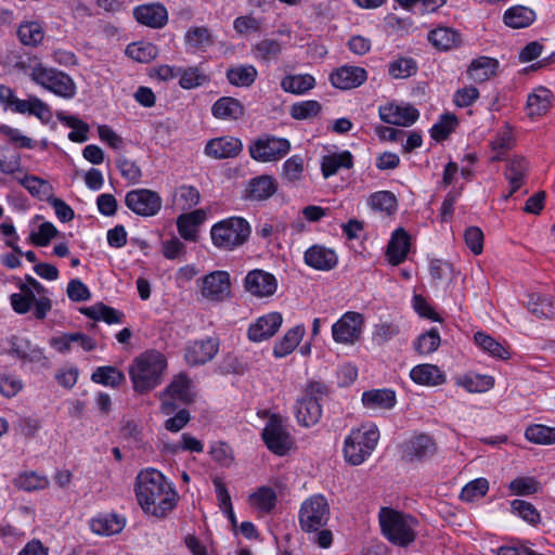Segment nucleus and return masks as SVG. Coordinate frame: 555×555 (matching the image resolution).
<instances>
[{
	"label": "nucleus",
	"instance_id": "1",
	"mask_svg": "<svg viewBox=\"0 0 555 555\" xmlns=\"http://www.w3.org/2000/svg\"><path fill=\"white\" fill-rule=\"evenodd\" d=\"M134 491L142 509L157 518L166 517L177 504L176 490L165 476L154 468L138 474Z\"/></svg>",
	"mask_w": 555,
	"mask_h": 555
},
{
	"label": "nucleus",
	"instance_id": "2",
	"mask_svg": "<svg viewBox=\"0 0 555 555\" xmlns=\"http://www.w3.org/2000/svg\"><path fill=\"white\" fill-rule=\"evenodd\" d=\"M168 363L166 357L155 349L139 354L129 366V376L138 393H146L163 383Z\"/></svg>",
	"mask_w": 555,
	"mask_h": 555
},
{
	"label": "nucleus",
	"instance_id": "3",
	"mask_svg": "<svg viewBox=\"0 0 555 555\" xmlns=\"http://www.w3.org/2000/svg\"><path fill=\"white\" fill-rule=\"evenodd\" d=\"M378 440L379 430L374 424L352 429L344 441L345 460L354 466L362 464L375 450Z\"/></svg>",
	"mask_w": 555,
	"mask_h": 555
},
{
	"label": "nucleus",
	"instance_id": "4",
	"mask_svg": "<svg viewBox=\"0 0 555 555\" xmlns=\"http://www.w3.org/2000/svg\"><path fill=\"white\" fill-rule=\"evenodd\" d=\"M416 519L389 507H383L379 512V524L383 534L393 544L408 546L415 538L414 527Z\"/></svg>",
	"mask_w": 555,
	"mask_h": 555
},
{
	"label": "nucleus",
	"instance_id": "5",
	"mask_svg": "<svg viewBox=\"0 0 555 555\" xmlns=\"http://www.w3.org/2000/svg\"><path fill=\"white\" fill-rule=\"evenodd\" d=\"M327 396L326 385L320 382L309 383L295 405L297 422L305 427L315 425L322 416V404Z\"/></svg>",
	"mask_w": 555,
	"mask_h": 555
},
{
	"label": "nucleus",
	"instance_id": "6",
	"mask_svg": "<svg viewBox=\"0 0 555 555\" xmlns=\"http://www.w3.org/2000/svg\"><path fill=\"white\" fill-rule=\"evenodd\" d=\"M250 232V225L244 218L231 217L214 224L210 236L216 247L233 250L247 242Z\"/></svg>",
	"mask_w": 555,
	"mask_h": 555
},
{
	"label": "nucleus",
	"instance_id": "7",
	"mask_svg": "<svg viewBox=\"0 0 555 555\" xmlns=\"http://www.w3.org/2000/svg\"><path fill=\"white\" fill-rule=\"evenodd\" d=\"M0 104L4 109L13 113L36 116L42 124H48L52 118L50 106L41 99L29 95L27 100H21L10 87L4 85H0Z\"/></svg>",
	"mask_w": 555,
	"mask_h": 555
},
{
	"label": "nucleus",
	"instance_id": "8",
	"mask_svg": "<svg viewBox=\"0 0 555 555\" xmlns=\"http://www.w3.org/2000/svg\"><path fill=\"white\" fill-rule=\"evenodd\" d=\"M331 515L330 504L322 494L306 499L299 509V525L305 532H317L323 528Z\"/></svg>",
	"mask_w": 555,
	"mask_h": 555
},
{
	"label": "nucleus",
	"instance_id": "9",
	"mask_svg": "<svg viewBox=\"0 0 555 555\" xmlns=\"http://www.w3.org/2000/svg\"><path fill=\"white\" fill-rule=\"evenodd\" d=\"M291 151V142L285 138L262 134L248 146L250 157L260 163L276 162Z\"/></svg>",
	"mask_w": 555,
	"mask_h": 555
},
{
	"label": "nucleus",
	"instance_id": "10",
	"mask_svg": "<svg viewBox=\"0 0 555 555\" xmlns=\"http://www.w3.org/2000/svg\"><path fill=\"white\" fill-rule=\"evenodd\" d=\"M192 383L186 374L180 373L171 379L167 387L160 392V411L165 415H170L177 410L176 400L190 404L194 401V393L191 389Z\"/></svg>",
	"mask_w": 555,
	"mask_h": 555
},
{
	"label": "nucleus",
	"instance_id": "11",
	"mask_svg": "<svg viewBox=\"0 0 555 555\" xmlns=\"http://www.w3.org/2000/svg\"><path fill=\"white\" fill-rule=\"evenodd\" d=\"M261 437L267 448L276 455H285L293 446V440L283 424L281 416L273 414L270 416Z\"/></svg>",
	"mask_w": 555,
	"mask_h": 555
},
{
	"label": "nucleus",
	"instance_id": "12",
	"mask_svg": "<svg viewBox=\"0 0 555 555\" xmlns=\"http://www.w3.org/2000/svg\"><path fill=\"white\" fill-rule=\"evenodd\" d=\"M36 83L64 99H72L76 94V85L72 77L52 67L44 66L37 74Z\"/></svg>",
	"mask_w": 555,
	"mask_h": 555
},
{
	"label": "nucleus",
	"instance_id": "13",
	"mask_svg": "<svg viewBox=\"0 0 555 555\" xmlns=\"http://www.w3.org/2000/svg\"><path fill=\"white\" fill-rule=\"evenodd\" d=\"M202 296L215 302L223 301L231 297V279L227 271H212L201 279Z\"/></svg>",
	"mask_w": 555,
	"mask_h": 555
},
{
	"label": "nucleus",
	"instance_id": "14",
	"mask_svg": "<svg viewBox=\"0 0 555 555\" xmlns=\"http://www.w3.org/2000/svg\"><path fill=\"white\" fill-rule=\"evenodd\" d=\"M126 206L143 217L155 216L162 208V197L149 189L131 190L125 197Z\"/></svg>",
	"mask_w": 555,
	"mask_h": 555
},
{
	"label": "nucleus",
	"instance_id": "15",
	"mask_svg": "<svg viewBox=\"0 0 555 555\" xmlns=\"http://www.w3.org/2000/svg\"><path fill=\"white\" fill-rule=\"evenodd\" d=\"M363 315L359 312L348 311L333 324L332 336L336 343L352 345L360 339Z\"/></svg>",
	"mask_w": 555,
	"mask_h": 555
},
{
	"label": "nucleus",
	"instance_id": "16",
	"mask_svg": "<svg viewBox=\"0 0 555 555\" xmlns=\"http://www.w3.org/2000/svg\"><path fill=\"white\" fill-rule=\"evenodd\" d=\"M246 292L258 298L270 297L278 289L276 278L264 270L255 269L249 271L244 279Z\"/></svg>",
	"mask_w": 555,
	"mask_h": 555
},
{
	"label": "nucleus",
	"instance_id": "17",
	"mask_svg": "<svg viewBox=\"0 0 555 555\" xmlns=\"http://www.w3.org/2000/svg\"><path fill=\"white\" fill-rule=\"evenodd\" d=\"M378 113L384 122L401 127H409L413 125L420 116V112L410 104L397 105L388 103L380 106Z\"/></svg>",
	"mask_w": 555,
	"mask_h": 555
},
{
	"label": "nucleus",
	"instance_id": "18",
	"mask_svg": "<svg viewBox=\"0 0 555 555\" xmlns=\"http://www.w3.org/2000/svg\"><path fill=\"white\" fill-rule=\"evenodd\" d=\"M242 151V141L231 135L211 139L205 146V154L215 159L234 158Z\"/></svg>",
	"mask_w": 555,
	"mask_h": 555
},
{
	"label": "nucleus",
	"instance_id": "19",
	"mask_svg": "<svg viewBox=\"0 0 555 555\" xmlns=\"http://www.w3.org/2000/svg\"><path fill=\"white\" fill-rule=\"evenodd\" d=\"M436 443L425 434L412 437L403 447L402 459L406 462L423 461L436 453Z\"/></svg>",
	"mask_w": 555,
	"mask_h": 555
},
{
	"label": "nucleus",
	"instance_id": "20",
	"mask_svg": "<svg viewBox=\"0 0 555 555\" xmlns=\"http://www.w3.org/2000/svg\"><path fill=\"white\" fill-rule=\"evenodd\" d=\"M367 78V73L359 66H341L331 74L330 80L335 88L349 90L361 86Z\"/></svg>",
	"mask_w": 555,
	"mask_h": 555
},
{
	"label": "nucleus",
	"instance_id": "21",
	"mask_svg": "<svg viewBox=\"0 0 555 555\" xmlns=\"http://www.w3.org/2000/svg\"><path fill=\"white\" fill-rule=\"evenodd\" d=\"M283 318L279 312H271L260 317L248 328V338L253 341H262L271 338L281 327Z\"/></svg>",
	"mask_w": 555,
	"mask_h": 555
},
{
	"label": "nucleus",
	"instance_id": "22",
	"mask_svg": "<svg viewBox=\"0 0 555 555\" xmlns=\"http://www.w3.org/2000/svg\"><path fill=\"white\" fill-rule=\"evenodd\" d=\"M304 260L310 268L330 271L337 264V255L332 248L315 244L305 251Z\"/></svg>",
	"mask_w": 555,
	"mask_h": 555
},
{
	"label": "nucleus",
	"instance_id": "23",
	"mask_svg": "<svg viewBox=\"0 0 555 555\" xmlns=\"http://www.w3.org/2000/svg\"><path fill=\"white\" fill-rule=\"evenodd\" d=\"M218 341L214 338L194 341L185 350V360L191 365H201L210 361L218 352Z\"/></svg>",
	"mask_w": 555,
	"mask_h": 555
},
{
	"label": "nucleus",
	"instance_id": "24",
	"mask_svg": "<svg viewBox=\"0 0 555 555\" xmlns=\"http://www.w3.org/2000/svg\"><path fill=\"white\" fill-rule=\"evenodd\" d=\"M135 20L151 28H162L168 21V13L164 5L158 3L139 5L133 10Z\"/></svg>",
	"mask_w": 555,
	"mask_h": 555
},
{
	"label": "nucleus",
	"instance_id": "25",
	"mask_svg": "<svg viewBox=\"0 0 555 555\" xmlns=\"http://www.w3.org/2000/svg\"><path fill=\"white\" fill-rule=\"evenodd\" d=\"M410 250V235L408 232L399 228L397 229L388 243L387 257L392 266H398L403 262Z\"/></svg>",
	"mask_w": 555,
	"mask_h": 555
},
{
	"label": "nucleus",
	"instance_id": "26",
	"mask_svg": "<svg viewBox=\"0 0 555 555\" xmlns=\"http://www.w3.org/2000/svg\"><path fill=\"white\" fill-rule=\"evenodd\" d=\"M9 353L24 361L40 362L46 360L42 350L25 337L12 336Z\"/></svg>",
	"mask_w": 555,
	"mask_h": 555
},
{
	"label": "nucleus",
	"instance_id": "27",
	"mask_svg": "<svg viewBox=\"0 0 555 555\" xmlns=\"http://www.w3.org/2000/svg\"><path fill=\"white\" fill-rule=\"evenodd\" d=\"M427 39L439 51H449L462 43L461 34L450 27H438L430 30Z\"/></svg>",
	"mask_w": 555,
	"mask_h": 555
},
{
	"label": "nucleus",
	"instance_id": "28",
	"mask_svg": "<svg viewBox=\"0 0 555 555\" xmlns=\"http://www.w3.org/2000/svg\"><path fill=\"white\" fill-rule=\"evenodd\" d=\"M353 167V156L349 151L333 153L322 157L321 171L325 179L336 175L340 168Z\"/></svg>",
	"mask_w": 555,
	"mask_h": 555
},
{
	"label": "nucleus",
	"instance_id": "29",
	"mask_svg": "<svg viewBox=\"0 0 555 555\" xmlns=\"http://www.w3.org/2000/svg\"><path fill=\"white\" fill-rule=\"evenodd\" d=\"M553 94L544 88L539 87L528 95L526 108L529 117L542 116L548 112L552 106Z\"/></svg>",
	"mask_w": 555,
	"mask_h": 555
},
{
	"label": "nucleus",
	"instance_id": "30",
	"mask_svg": "<svg viewBox=\"0 0 555 555\" xmlns=\"http://www.w3.org/2000/svg\"><path fill=\"white\" fill-rule=\"evenodd\" d=\"M211 113L218 119L236 120L244 115V106L234 98L223 96L215 102Z\"/></svg>",
	"mask_w": 555,
	"mask_h": 555
},
{
	"label": "nucleus",
	"instance_id": "31",
	"mask_svg": "<svg viewBox=\"0 0 555 555\" xmlns=\"http://www.w3.org/2000/svg\"><path fill=\"white\" fill-rule=\"evenodd\" d=\"M362 403L372 410H389L396 404V393L390 389H373L362 393Z\"/></svg>",
	"mask_w": 555,
	"mask_h": 555
},
{
	"label": "nucleus",
	"instance_id": "32",
	"mask_svg": "<svg viewBox=\"0 0 555 555\" xmlns=\"http://www.w3.org/2000/svg\"><path fill=\"white\" fill-rule=\"evenodd\" d=\"M527 308L537 318H555V298L552 296L531 293L528 295Z\"/></svg>",
	"mask_w": 555,
	"mask_h": 555
},
{
	"label": "nucleus",
	"instance_id": "33",
	"mask_svg": "<svg viewBox=\"0 0 555 555\" xmlns=\"http://www.w3.org/2000/svg\"><path fill=\"white\" fill-rule=\"evenodd\" d=\"M90 527L99 535H113L124 529L125 519L116 514L99 515L91 520Z\"/></svg>",
	"mask_w": 555,
	"mask_h": 555
},
{
	"label": "nucleus",
	"instance_id": "34",
	"mask_svg": "<svg viewBox=\"0 0 555 555\" xmlns=\"http://www.w3.org/2000/svg\"><path fill=\"white\" fill-rule=\"evenodd\" d=\"M413 382L420 385L437 386L444 383L446 377L437 365L418 364L410 372Z\"/></svg>",
	"mask_w": 555,
	"mask_h": 555
},
{
	"label": "nucleus",
	"instance_id": "35",
	"mask_svg": "<svg viewBox=\"0 0 555 555\" xmlns=\"http://www.w3.org/2000/svg\"><path fill=\"white\" fill-rule=\"evenodd\" d=\"M499 62L489 56H479L473 60L467 74L476 82H483L495 75Z\"/></svg>",
	"mask_w": 555,
	"mask_h": 555
},
{
	"label": "nucleus",
	"instance_id": "36",
	"mask_svg": "<svg viewBox=\"0 0 555 555\" xmlns=\"http://www.w3.org/2000/svg\"><path fill=\"white\" fill-rule=\"evenodd\" d=\"M503 21L511 28H525L535 21V12L524 5H515L504 12Z\"/></svg>",
	"mask_w": 555,
	"mask_h": 555
},
{
	"label": "nucleus",
	"instance_id": "37",
	"mask_svg": "<svg viewBox=\"0 0 555 555\" xmlns=\"http://www.w3.org/2000/svg\"><path fill=\"white\" fill-rule=\"evenodd\" d=\"M276 190V180L271 176L262 175L249 181L248 196L251 199L264 201L271 197Z\"/></svg>",
	"mask_w": 555,
	"mask_h": 555
},
{
	"label": "nucleus",
	"instance_id": "38",
	"mask_svg": "<svg viewBox=\"0 0 555 555\" xmlns=\"http://www.w3.org/2000/svg\"><path fill=\"white\" fill-rule=\"evenodd\" d=\"M528 169L529 164L524 157L516 156L508 160L505 178L508 180L511 185L509 195L520 189Z\"/></svg>",
	"mask_w": 555,
	"mask_h": 555
},
{
	"label": "nucleus",
	"instance_id": "39",
	"mask_svg": "<svg viewBox=\"0 0 555 555\" xmlns=\"http://www.w3.org/2000/svg\"><path fill=\"white\" fill-rule=\"evenodd\" d=\"M25 283L38 297L34 315L37 320H43L52 308V301L48 296V289L31 275H25Z\"/></svg>",
	"mask_w": 555,
	"mask_h": 555
},
{
	"label": "nucleus",
	"instance_id": "40",
	"mask_svg": "<svg viewBox=\"0 0 555 555\" xmlns=\"http://www.w3.org/2000/svg\"><path fill=\"white\" fill-rule=\"evenodd\" d=\"M16 35L23 46L36 48L43 41L44 30L38 22L25 21L17 27Z\"/></svg>",
	"mask_w": 555,
	"mask_h": 555
},
{
	"label": "nucleus",
	"instance_id": "41",
	"mask_svg": "<svg viewBox=\"0 0 555 555\" xmlns=\"http://www.w3.org/2000/svg\"><path fill=\"white\" fill-rule=\"evenodd\" d=\"M20 293L12 294L10 296V302L13 310L18 314H25L30 311L34 306L36 310L37 295L23 282L18 285Z\"/></svg>",
	"mask_w": 555,
	"mask_h": 555
},
{
	"label": "nucleus",
	"instance_id": "42",
	"mask_svg": "<svg viewBox=\"0 0 555 555\" xmlns=\"http://www.w3.org/2000/svg\"><path fill=\"white\" fill-rule=\"evenodd\" d=\"M80 312L92 320H103L108 324L121 323L124 319L122 312L102 302H99L91 307L81 308Z\"/></svg>",
	"mask_w": 555,
	"mask_h": 555
},
{
	"label": "nucleus",
	"instance_id": "43",
	"mask_svg": "<svg viewBox=\"0 0 555 555\" xmlns=\"http://www.w3.org/2000/svg\"><path fill=\"white\" fill-rule=\"evenodd\" d=\"M304 334L305 327L302 325H297L288 330L283 336V338L275 344L273 348L274 357L283 358L293 352V350L300 343Z\"/></svg>",
	"mask_w": 555,
	"mask_h": 555
},
{
	"label": "nucleus",
	"instance_id": "44",
	"mask_svg": "<svg viewBox=\"0 0 555 555\" xmlns=\"http://www.w3.org/2000/svg\"><path fill=\"white\" fill-rule=\"evenodd\" d=\"M257 74L253 65H238L227 70V78L235 87H249L255 82Z\"/></svg>",
	"mask_w": 555,
	"mask_h": 555
},
{
	"label": "nucleus",
	"instance_id": "45",
	"mask_svg": "<svg viewBox=\"0 0 555 555\" xmlns=\"http://www.w3.org/2000/svg\"><path fill=\"white\" fill-rule=\"evenodd\" d=\"M91 380L109 387H118L126 382L125 374L115 366L98 367L91 375Z\"/></svg>",
	"mask_w": 555,
	"mask_h": 555
},
{
	"label": "nucleus",
	"instance_id": "46",
	"mask_svg": "<svg viewBox=\"0 0 555 555\" xmlns=\"http://www.w3.org/2000/svg\"><path fill=\"white\" fill-rule=\"evenodd\" d=\"M475 343L487 353L498 359H508V349L492 336L485 332H477L474 336Z\"/></svg>",
	"mask_w": 555,
	"mask_h": 555
},
{
	"label": "nucleus",
	"instance_id": "47",
	"mask_svg": "<svg viewBox=\"0 0 555 555\" xmlns=\"http://www.w3.org/2000/svg\"><path fill=\"white\" fill-rule=\"evenodd\" d=\"M315 86L314 78L309 75H288L281 81V88L285 92L302 94Z\"/></svg>",
	"mask_w": 555,
	"mask_h": 555
},
{
	"label": "nucleus",
	"instance_id": "48",
	"mask_svg": "<svg viewBox=\"0 0 555 555\" xmlns=\"http://www.w3.org/2000/svg\"><path fill=\"white\" fill-rule=\"evenodd\" d=\"M304 158L300 155H293L284 162L281 177L284 183L295 185L304 178Z\"/></svg>",
	"mask_w": 555,
	"mask_h": 555
},
{
	"label": "nucleus",
	"instance_id": "49",
	"mask_svg": "<svg viewBox=\"0 0 555 555\" xmlns=\"http://www.w3.org/2000/svg\"><path fill=\"white\" fill-rule=\"evenodd\" d=\"M126 54L140 63H149L158 54V49L151 42L139 41L127 46Z\"/></svg>",
	"mask_w": 555,
	"mask_h": 555
},
{
	"label": "nucleus",
	"instance_id": "50",
	"mask_svg": "<svg viewBox=\"0 0 555 555\" xmlns=\"http://www.w3.org/2000/svg\"><path fill=\"white\" fill-rule=\"evenodd\" d=\"M282 51V44L275 39H263L251 48L253 55L256 60L270 62L276 60Z\"/></svg>",
	"mask_w": 555,
	"mask_h": 555
},
{
	"label": "nucleus",
	"instance_id": "51",
	"mask_svg": "<svg viewBox=\"0 0 555 555\" xmlns=\"http://www.w3.org/2000/svg\"><path fill=\"white\" fill-rule=\"evenodd\" d=\"M249 503L261 512L270 513L276 504V493L270 487H260L249 495Z\"/></svg>",
	"mask_w": 555,
	"mask_h": 555
},
{
	"label": "nucleus",
	"instance_id": "52",
	"mask_svg": "<svg viewBox=\"0 0 555 555\" xmlns=\"http://www.w3.org/2000/svg\"><path fill=\"white\" fill-rule=\"evenodd\" d=\"M527 440L538 444L555 443V427H548L542 424L529 426L525 431Z\"/></svg>",
	"mask_w": 555,
	"mask_h": 555
},
{
	"label": "nucleus",
	"instance_id": "53",
	"mask_svg": "<svg viewBox=\"0 0 555 555\" xmlns=\"http://www.w3.org/2000/svg\"><path fill=\"white\" fill-rule=\"evenodd\" d=\"M57 118L64 122L67 127L72 128L73 131L68 133V139L73 142H85L88 140L89 126L81 119L74 116H66L62 113H57Z\"/></svg>",
	"mask_w": 555,
	"mask_h": 555
},
{
	"label": "nucleus",
	"instance_id": "54",
	"mask_svg": "<svg viewBox=\"0 0 555 555\" xmlns=\"http://www.w3.org/2000/svg\"><path fill=\"white\" fill-rule=\"evenodd\" d=\"M14 485L25 491H37L46 489L49 480L46 476L38 475L35 472L21 474L15 480Z\"/></svg>",
	"mask_w": 555,
	"mask_h": 555
},
{
	"label": "nucleus",
	"instance_id": "55",
	"mask_svg": "<svg viewBox=\"0 0 555 555\" xmlns=\"http://www.w3.org/2000/svg\"><path fill=\"white\" fill-rule=\"evenodd\" d=\"M417 64L412 57H399L389 64L388 73L395 79H405L415 75Z\"/></svg>",
	"mask_w": 555,
	"mask_h": 555
},
{
	"label": "nucleus",
	"instance_id": "56",
	"mask_svg": "<svg viewBox=\"0 0 555 555\" xmlns=\"http://www.w3.org/2000/svg\"><path fill=\"white\" fill-rule=\"evenodd\" d=\"M369 205L374 210L391 215L397 209V198L390 191H379L370 196Z\"/></svg>",
	"mask_w": 555,
	"mask_h": 555
},
{
	"label": "nucleus",
	"instance_id": "57",
	"mask_svg": "<svg viewBox=\"0 0 555 555\" xmlns=\"http://www.w3.org/2000/svg\"><path fill=\"white\" fill-rule=\"evenodd\" d=\"M489 482L486 478H477L469 481L461 491L460 499L465 502H473L487 494Z\"/></svg>",
	"mask_w": 555,
	"mask_h": 555
},
{
	"label": "nucleus",
	"instance_id": "58",
	"mask_svg": "<svg viewBox=\"0 0 555 555\" xmlns=\"http://www.w3.org/2000/svg\"><path fill=\"white\" fill-rule=\"evenodd\" d=\"M440 345V335L437 328H431L428 332L418 336L414 343V349L420 354H429L437 350Z\"/></svg>",
	"mask_w": 555,
	"mask_h": 555
},
{
	"label": "nucleus",
	"instance_id": "59",
	"mask_svg": "<svg viewBox=\"0 0 555 555\" xmlns=\"http://www.w3.org/2000/svg\"><path fill=\"white\" fill-rule=\"evenodd\" d=\"M457 125L455 115L444 114L430 129V135L436 141L446 140Z\"/></svg>",
	"mask_w": 555,
	"mask_h": 555
},
{
	"label": "nucleus",
	"instance_id": "60",
	"mask_svg": "<svg viewBox=\"0 0 555 555\" xmlns=\"http://www.w3.org/2000/svg\"><path fill=\"white\" fill-rule=\"evenodd\" d=\"M185 43L192 48H204L212 43V36L207 27H192L184 37Z\"/></svg>",
	"mask_w": 555,
	"mask_h": 555
},
{
	"label": "nucleus",
	"instance_id": "61",
	"mask_svg": "<svg viewBox=\"0 0 555 555\" xmlns=\"http://www.w3.org/2000/svg\"><path fill=\"white\" fill-rule=\"evenodd\" d=\"M18 181L31 195L40 198L48 196L51 191L49 182L36 176H25Z\"/></svg>",
	"mask_w": 555,
	"mask_h": 555
},
{
	"label": "nucleus",
	"instance_id": "62",
	"mask_svg": "<svg viewBox=\"0 0 555 555\" xmlns=\"http://www.w3.org/2000/svg\"><path fill=\"white\" fill-rule=\"evenodd\" d=\"M198 211L181 215L177 220L179 234L188 241H195L197 236L196 216Z\"/></svg>",
	"mask_w": 555,
	"mask_h": 555
},
{
	"label": "nucleus",
	"instance_id": "63",
	"mask_svg": "<svg viewBox=\"0 0 555 555\" xmlns=\"http://www.w3.org/2000/svg\"><path fill=\"white\" fill-rule=\"evenodd\" d=\"M511 507L513 513L517 514L529 524L535 525L540 521L539 512L531 503L527 501L516 499L512 501Z\"/></svg>",
	"mask_w": 555,
	"mask_h": 555
},
{
	"label": "nucleus",
	"instance_id": "64",
	"mask_svg": "<svg viewBox=\"0 0 555 555\" xmlns=\"http://www.w3.org/2000/svg\"><path fill=\"white\" fill-rule=\"evenodd\" d=\"M207 81L206 75L198 67H189L180 73L179 85L183 89H193Z\"/></svg>",
	"mask_w": 555,
	"mask_h": 555
}]
</instances>
